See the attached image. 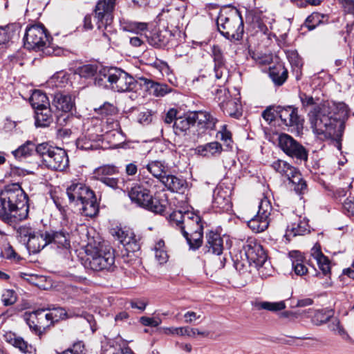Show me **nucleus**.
<instances>
[{"label":"nucleus","instance_id":"f257e3e1","mask_svg":"<svg viewBox=\"0 0 354 354\" xmlns=\"http://www.w3.org/2000/svg\"><path fill=\"white\" fill-rule=\"evenodd\" d=\"M302 107L313 108L308 113V120L313 132L320 139H339L344 130V123L350 110L344 102H324L320 104L311 95L299 93Z\"/></svg>","mask_w":354,"mask_h":354},{"label":"nucleus","instance_id":"f03ea898","mask_svg":"<svg viewBox=\"0 0 354 354\" xmlns=\"http://www.w3.org/2000/svg\"><path fill=\"white\" fill-rule=\"evenodd\" d=\"M28 210V196L19 184L5 186L0 192V217L6 221H21Z\"/></svg>","mask_w":354,"mask_h":354},{"label":"nucleus","instance_id":"7ed1b4c3","mask_svg":"<svg viewBox=\"0 0 354 354\" xmlns=\"http://www.w3.org/2000/svg\"><path fill=\"white\" fill-rule=\"evenodd\" d=\"M216 24L219 32L229 39L239 40L244 32V24L240 12L234 8L222 9Z\"/></svg>","mask_w":354,"mask_h":354},{"label":"nucleus","instance_id":"20e7f679","mask_svg":"<svg viewBox=\"0 0 354 354\" xmlns=\"http://www.w3.org/2000/svg\"><path fill=\"white\" fill-rule=\"evenodd\" d=\"M24 46L29 50L42 51L47 55H58L61 50L56 48L49 39L47 30L43 25H34L26 28Z\"/></svg>","mask_w":354,"mask_h":354},{"label":"nucleus","instance_id":"39448f33","mask_svg":"<svg viewBox=\"0 0 354 354\" xmlns=\"http://www.w3.org/2000/svg\"><path fill=\"white\" fill-rule=\"evenodd\" d=\"M115 255L111 248L100 245H88L84 266L94 271L112 270L115 267Z\"/></svg>","mask_w":354,"mask_h":354},{"label":"nucleus","instance_id":"423d86ee","mask_svg":"<svg viewBox=\"0 0 354 354\" xmlns=\"http://www.w3.org/2000/svg\"><path fill=\"white\" fill-rule=\"evenodd\" d=\"M37 154L41 157L43 164L50 169L63 171L68 165V158L65 150L53 147L48 142L39 144Z\"/></svg>","mask_w":354,"mask_h":354},{"label":"nucleus","instance_id":"0eeeda50","mask_svg":"<svg viewBox=\"0 0 354 354\" xmlns=\"http://www.w3.org/2000/svg\"><path fill=\"white\" fill-rule=\"evenodd\" d=\"M215 99L223 113L234 118H239L242 115V105L240 101V94L234 90L232 95L231 92L225 88L217 89Z\"/></svg>","mask_w":354,"mask_h":354},{"label":"nucleus","instance_id":"6e6552de","mask_svg":"<svg viewBox=\"0 0 354 354\" xmlns=\"http://www.w3.org/2000/svg\"><path fill=\"white\" fill-rule=\"evenodd\" d=\"M278 143L281 149L288 156L295 158L297 160H307L306 149L290 135L279 134Z\"/></svg>","mask_w":354,"mask_h":354},{"label":"nucleus","instance_id":"1a4fd4ad","mask_svg":"<svg viewBox=\"0 0 354 354\" xmlns=\"http://www.w3.org/2000/svg\"><path fill=\"white\" fill-rule=\"evenodd\" d=\"M272 209L270 201L267 197L263 196L259 202L257 214L248 221V227L255 232L264 231L268 227L269 216Z\"/></svg>","mask_w":354,"mask_h":354},{"label":"nucleus","instance_id":"9d476101","mask_svg":"<svg viewBox=\"0 0 354 354\" xmlns=\"http://www.w3.org/2000/svg\"><path fill=\"white\" fill-rule=\"evenodd\" d=\"M109 77L111 80L110 88L117 92H130L137 86V81L119 68H113L112 74Z\"/></svg>","mask_w":354,"mask_h":354},{"label":"nucleus","instance_id":"9b49d317","mask_svg":"<svg viewBox=\"0 0 354 354\" xmlns=\"http://www.w3.org/2000/svg\"><path fill=\"white\" fill-rule=\"evenodd\" d=\"M92 127H88L82 136L77 139L76 145L77 148L82 150H93L100 147L99 142L102 139L104 130L101 124H97L98 120Z\"/></svg>","mask_w":354,"mask_h":354},{"label":"nucleus","instance_id":"f8f14e48","mask_svg":"<svg viewBox=\"0 0 354 354\" xmlns=\"http://www.w3.org/2000/svg\"><path fill=\"white\" fill-rule=\"evenodd\" d=\"M243 250L250 265L259 266L268 261L267 254L262 245L254 239L247 240Z\"/></svg>","mask_w":354,"mask_h":354},{"label":"nucleus","instance_id":"ddd939ff","mask_svg":"<svg viewBox=\"0 0 354 354\" xmlns=\"http://www.w3.org/2000/svg\"><path fill=\"white\" fill-rule=\"evenodd\" d=\"M153 183V180L149 178L131 187L129 192L131 200L139 206L144 207L151 196L149 188L152 187Z\"/></svg>","mask_w":354,"mask_h":354},{"label":"nucleus","instance_id":"4468645a","mask_svg":"<svg viewBox=\"0 0 354 354\" xmlns=\"http://www.w3.org/2000/svg\"><path fill=\"white\" fill-rule=\"evenodd\" d=\"M115 236L128 252H135L140 248V237L131 229H119Z\"/></svg>","mask_w":354,"mask_h":354},{"label":"nucleus","instance_id":"2eb2a0df","mask_svg":"<svg viewBox=\"0 0 354 354\" xmlns=\"http://www.w3.org/2000/svg\"><path fill=\"white\" fill-rule=\"evenodd\" d=\"M93 193L85 185L76 182H73L66 190L69 201L76 206L84 200L92 198Z\"/></svg>","mask_w":354,"mask_h":354},{"label":"nucleus","instance_id":"dca6fc26","mask_svg":"<svg viewBox=\"0 0 354 354\" xmlns=\"http://www.w3.org/2000/svg\"><path fill=\"white\" fill-rule=\"evenodd\" d=\"M212 55L214 62V75L217 80H221L223 82L227 81L229 76V71L225 66V59L221 48L214 45L212 48Z\"/></svg>","mask_w":354,"mask_h":354},{"label":"nucleus","instance_id":"f3484780","mask_svg":"<svg viewBox=\"0 0 354 354\" xmlns=\"http://www.w3.org/2000/svg\"><path fill=\"white\" fill-rule=\"evenodd\" d=\"M182 234L191 248H198L201 245L203 237V225L201 224V221H194L186 230L183 226Z\"/></svg>","mask_w":354,"mask_h":354},{"label":"nucleus","instance_id":"a211bd4d","mask_svg":"<svg viewBox=\"0 0 354 354\" xmlns=\"http://www.w3.org/2000/svg\"><path fill=\"white\" fill-rule=\"evenodd\" d=\"M275 112L282 123L287 127H298L301 124L297 109L292 106H278Z\"/></svg>","mask_w":354,"mask_h":354},{"label":"nucleus","instance_id":"6ab92c4d","mask_svg":"<svg viewBox=\"0 0 354 354\" xmlns=\"http://www.w3.org/2000/svg\"><path fill=\"white\" fill-rule=\"evenodd\" d=\"M170 223L172 225H175L182 232V227H185L186 230L194 221L198 222L201 221L199 216L190 212H182L181 211H174L170 215Z\"/></svg>","mask_w":354,"mask_h":354},{"label":"nucleus","instance_id":"aec40b11","mask_svg":"<svg viewBox=\"0 0 354 354\" xmlns=\"http://www.w3.org/2000/svg\"><path fill=\"white\" fill-rule=\"evenodd\" d=\"M24 317L30 328L35 332H39L41 328H44L47 325L44 319V309L26 313Z\"/></svg>","mask_w":354,"mask_h":354},{"label":"nucleus","instance_id":"412c9836","mask_svg":"<svg viewBox=\"0 0 354 354\" xmlns=\"http://www.w3.org/2000/svg\"><path fill=\"white\" fill-rule=\"evenodd\" d=\"M48 243L52 244L58 249H69L70 236L67 232L61 231H51L47 232Z\"/></svg>","mask_w":354,"mask_h":354},{"label":"nucleus","instance_id":"4be33fe9","mask_svg":"<svg viewBox=\"0 0 354 354\" xmlns=\"http://www.w3.org/2000/svg\"><path fill=\"white\" fill-rule=\"evenodd\" d=\"M52 104L57 111L64 113L71 112L75 107L72 96L63 93H55Z\"/></svg>","mask_w":354,"mask_h":354},{"label":"nucleus","instance_id":"5701e85b","mask_svg":"<svg viewBox=\"0 0 354 354\" xmlns=\"http://www.w3.org/2000/svg\"><path fill=\"white\" fill-rule=\"evenodd\" d=\"M117 0H99L95 9V17L98 21L106 18L107 21L113 12Z\"/></svg>","mask_w":354,"mask_h":354},{"label":"nucleus","instance_id":"b1692460","mask_svg":"<svg viewBox=\"0 0 354 354\" xmlns=\"http://www.w3.org/2000/svg\"><path fill=\"white\" fill-rule=\"evenodd\" d=\"M194 151L196 154L209 158L219 156L223 151V147L218 142L214 141L198 145L195 148Z\"/></svg>","mask_w":354,"mask_h":354},{"label":"nucleus","instance_id":"393cba45","mask_svg":"<svg viewBox=\"0 0 354 354\" xmlns=\"http://www.w3.org/2000/svg\"><path fill=\"white\" fill-rule=\"evenodd\" d=\"M160 182L172 192H184L187 187L185 180L174 175L166 174L161 178Z\"/></svg>","mask_w":354,"mask_h":354},{"label":"nucleus","instance_id":"a878e982","mask_svg":"<svg viewBox=\"0 0 354 354\" xmlns=\"http://www.w3.org/2000/svg\"><path fill=\"white\" fill-rule=\"evenodd\" d=\"M213 203L218 208H227L230 204V191L222 185L216 187L214 192Z\"/></svg>","mask_w":354,"mask_h":354},{"label":"nucleus","instance_id":"bb28decb","mask_svg":"<svg viewBox=\"0 0 354 354\" xmlns=\"http://www.w3.org/2000/svg\"><path fill=\"white\" fill-rule=\"evenodd\" d=\"M38 148L39 145H36L33 142L28 140L12 151V153L15 158L21 161L32 156L35 153L37 154Z\"/></svg>","mask_w":354,"mask_h":354},{"label":"nucleus","instance_id":"cd10ccee","mask_svg":"<svg viewBox=\"0 0 354 354\" xmlns=\"http://www.w3.org/2000/svg\"><path fill=\"white\" fill-rule=\"evenodd\" d=\"M195 115L192 113L184 116H179L176 118L174 124V131L176 135L185 134L191 126L195 124Z\"/></svg>","mask_w":354,"mask_h":354},{"label":"nucleus","instance_id":"c85d7f7f","mask_svg":"<svg viewBox=\"0 0 354 354\" xmlns=\"http://www.w3.org/2000/svg\"><path fill=\"white\" fill-rule=\"evenodd\" d=\"M77 206L79 207L80 212L88 217L96 216L99 211V206L94 192L92 194V198L84 200Z\"/></svg>","mask_w":354,"mask_h":354},{"label":"nucleus","instance_id":"c756f323","mask_svg":"<svg viewBox=\"0 0 354 354\" xmlns=\"http://www.w3.org/2000/svg\"><path fill=\"white\" fill-rule=\"evenodd\" d=\"M163 331L166 335H177L190 337H194L196 335L203 336H207L208 335V333L205 331H200L197 328H193L189 326L164 328Z\"/></svg>","mask_w":354,"mask_h":354},{"label":"nucleus","instance_id":"7c9ffc66","mask_svg":"<svg viewBox=\"0 0 354 354\" xmlns=\"http://www.w3.org/2000/svg\"><path fill=\"white\" fill-rule=\"evenodd\" d=\"M309 232L308 221L306 218L301 219V217L298 218L297 221L292 223L288 226L285 234V236L288 240L291 237L298 235H304Z\"/></svg>","mask_w":354,"mask_h":354},{"label":"nucleus","instance_id":"2f4dec72","mask_svg":"<svg viewBox=\"0 0 354 354\" xmlns=\"http://www.w3.org/2000/svg\"><path fill=\"white\" fill-rule=\"evenodd\" d=\"M28 248L32 252H38L48 245L47 232L40 233L36 232L26 242Z\"/></svg>","mask_w":354,"mask_h":354},{"label":"nucleus","instance_id":"473e14b6","mask_svg":"<svg viewBox=\"0 0 354 354\" xmlns=\"http://www.w3.org/2000/svg\"><path fill=\"white\" fill-rule=\"evenodd\" d=\"M207 242L205 247L208 249L209 252L220 255L223 249V239L220 234L210 232L206 235Z\"/></svg>","mask_w":354,"mask_h":354},{"label":"nucleus","instance_id":"72a5a7b5","mask_svg":"<svg viewBox=\"0 0 354 354\" xmlns=\"http://www.w3.org/2000/svg\"><path fill=\"white\" fill-rule=\"evenodd\" d=\"M3 338L6 342L19 348L21 352L24 353H32V346L25 342L23 338L17 336L15 333L12 332H7L3 335Z\"/></svg>","mask_w":354,"mask_h":354},{"label":"nucleus","instance_id":"f704fd0d","mask_svg":"<svg viewBox=\"0 0 354 354\" xmlns=\"http://www.w3.org/2000/svg\"><path fill=\"white\" fill-rule=\"evenodd\" d=\"M167 203L165 194L163 197L151 196L150 199L147 201V205L144 208L154 212L155 214H162L166 209Z\"/></svg>","mask_w":354,"mask_h":354},{"label":"nucleus","instance_id":"c9c22d12","mask_svg":"<svg viewBox=\"0 0 354 354\" xmlns=\"http://www.w3.org/2000/svg\"><path fill=\"white\" fill-rule=\"evenodd\" d=\"M311 256L316 260L319 269L324 274L330 272V262L321 251L319 245H315L311 249Z\"/></svg>","mask_w":354,"mask_h":354},{"label":"nucleus","instance_id":"e433bc0d","mask_svg":"<svg viewBox=\"0 0 354 354\" xmlns=\"http://www.w3.org/2000/svg\"><path fill=\"white\" fill-rule=\"evenodd\" d=\"M286 178L297 194H304L306 192L307 184L301 177V174L297 169L295 168V171H292V174Z\"/></svg>","mask_w":354,"mask_h":354},{"label":"nucleus","instance_id":"4c0bfd02","mask_svg":"<svg viewBox=\"0 0 354 354\" xmlns=\"http://www.w3.org/2000/svg\"><path fill=\"white\" fill-rule=\"evenodd\" d=\"M269 75L277 86H281L288 78V71L281 64H277L270 68Z\"/></svg>","mask_w":354,"mask_h":354},{"label":"nucleus","instance_id":"58836bf2","mask_svg":"<svg viewBox=\"0 0 354 354\" xmlns=\"http://www.w3.org/2000/svg\"><path fill=\"white\" fill-rule=\"evenodd\" d=\"M68 317L66 310L61 307L53 308L48 310V312L44 313L45 322L47 323L46 326L53 324L59 320L64 319Z\"/></svg>","mask_w":354,"mask_h":354},{"label":"nucleus","instance_id":"ea45409f","mask_svg":"<svg viewBox=\"0 0 354 354\" xmlns=\"http://www.w3.org/2000/svg\"><path fill=\"white\" fill-rule=\"evenodd\" d=\"M30 103L36 111L50 106V102L46 95L41 91H35L30 97Z\"/></svg>","mask_w":354,"mask_h":354},{"label":"nucleus","instance_id":"a19ab883","mask_svg":"<svg viewBox=\"0 0 354 354\" xmlns=\"http://www.w3.org/2000/svg\"><path fill=\"white\" fill-rule=\"evenodd\" d=\"M147 169L154 177L160 181L161 178L167 174L169 167L164 162L154 160L147 164Z\"/></svg>","mask_w":354,"mask_h":354},{"label":"nucleus","instance_id":"79ce46f5","mask_svg":"<svg viewBox=\"0 0 354 354\" xmlns=\"http://www.w3.org/2000/svg\"><path fill=\"white\" fill-rule=\"evenodd\" d=\"M290 257L292 261V268L297 275L302 276L307 273L308 268L304 263V259L301 254L298 251L290 252Z\"/></svg>","mask_w":354,"mask_h":354},{"label":"nucleus","instance_id":"37998d69","mask_svg":"<svg viewBox=\"0 0 354 354\" xmlns=\"http://www.w3.org/2000/svg\"><path fill=\"white\" fill-rule=\"evenodd\" d=\"M35 124L37 127H46L53 122L50 106L35 111Z\"/></svg>","mask_w":354,"mask_h":354},{"label":"nucleus","instance_id":"c03bdc74","mask_svg":"<svg viewBox=\"0 0 354 354\" xmlns=\"http://www.w3.org/2000/svg\"><path fill=\"white\" fill-rule=\"evenodd\" d=\"M119 173V170L113 165H104L96 168L93 171L95 178L101 181L104 178L112 176Z\"/></svg>","mask_w":354,"mask_h":354},{"label":"nucleus","instance_id":"a18cd8bd","mask_svg":"<svg viewBox=\"0 0 354 354\" xmlns=\"http://www.w3.org/2000/svg\"><path fill=\"white\" fill-rule=\"evenodd\" d=\"M113 68H103L95 75L94 83L96 86L110 88L111 80L109 75L112 74Z\"/></svg>","mask_w":354,"mask_h":354},{"label":"nucleus","instance_id":"49530a36","mask_svg":"<svg viewBox=\"0 0 354 354\" xmlns=\"http://www.w3.org/2000/svg\"><path fill=\"white\" fill-rule=\"evenodd\" d=\"M254 306L257 310H266L271 312H277L286 308V304L283 301L278 302L270 301H256Z\"/></svg>","mask_w":354,"mask_h":354},{"label":"nucleus","instance_id":"de8ad7c7","mask_svg":"<svg viewBox=\"0 0 354 354\" xmlns=\"http://www.w3.org/2000/svg\"><path fill=\"white\" fill-rule=\"evenodd\" d=\"M288 59L292 67L293 71L296 73L297 80H299L301 75V68L303 62L298 53L295 51L289 52L287 55Z\"/></svg>","mask_w":354,"mask_h":354},{"label":"nucleus","instance_id":"09e8293b","mask_svg":"<svg viewBox=\"0 0 354 354\" xmlns=\"http://www.w3.org/2000/svg\"><path fill=\"white\" fill-rule=\"evenodd\" d=\"M334 312L333 309L318 310L315 311L312 317V322L315 325L323 324L333 316Z\"/></svg>","mask_w":354,"mask_h":354},{"label":"nucleus","instance_id":"8fccbe9b","mask_svg":"<svg viewBox=\"0 0 354 354\" xmlns=\"http://www.w3.org/2000/svg\"><path fill=\"white\" fill-rule=\"evenodd\" d=\"M147 37L149 44L156 48L163 47L167 43V39L165 35H164L162 32L159 30L152 31Z\"/></svg>","mask_w":354,"mask_h":354},{"label":"nucleus","instance_id":"3c124183","mask_svg":"<svg viewBox=\"0 0 354 354\" xmlns=\"http://www.w3.org/2000/svg\"><path fill=\"white\" fill-rule=\"evenodd\" d=\"M100 182L113 189H120L124 192L129 189L124 178H118L110 176L104 178V179Z\"/></svg>","mask_w":354,"mask_h":354},{"label":"nucleus","instance_id":"603ef678","mask_svg":"<svg viewBox=\"0 0 354 354\" xmlns=\"http://www.w3.org/2000/svg\"><path fill=\"white\" fill-rule=\"evenodd\" d=\"M272 167L281 175L287 177L295 171V167L282 160H277L272 164Z\"/></svg>","mask_w":354,"mask_h":354},{"label":"nucleus","instance_id":"864d4df0","mask_svg":"<svg viewBox=\"0 0 354 354\" xmlns=\"http://www.w3.org/2000/svg\"><path fill=\"white\" fill-rule=\"evenodd\" d=\"M148 24L145 22L124 21L122 24V29L125 31L140 33L147 29Z\"/></svg>","mask_w":354,"mask_h":354},{"label":"nucleus","instance_id":"5fc2aeb1","mask_svg":"<svg viewBox=\"0 0 354 354\" xmlns=\"http://www.w3.org/2000/svg\"><path fill=\"white\" fill-rule=\"evenodd\" d=\"M326 17L319 12H313L306 20L305 24L309 30L315 29L318 25L324 22Z\"/></svg>","mask_w":354,"mask_h":354},{"label":"nucleus","instance_id":"6e6d98bb","mask_svg":"<svg viewBox=\"0 0 354 354\" xmlns=\"http://www.w3.org/2000/svg\"><path fill=\"white\" fill-rule=\"evenodd\" d=\"M149 88L153 94L157 97H162L170 92V88L166 84L150 81Z\"/></svg>","mask_w":354,"mask_h":354},{"label":"nucleus","instance_id":"4d7b16f0","mask_svg":"<svg viewBox=\"0 0 354 354\" xmlns=\"http://www.w3.org/2000/svg\"><path fill=\"white\" fill-rule=\"evenodd\" d=\"M79 75L85 78L94 76L97 72V66L94 64H86L77 68Z\"/></svg>","mask_w":354,"mask_h":354},{"label":"nucleus","instance_id":"13d9d810","mask_svg":"<svg viewBox=\"0 0 354 354\" xmlns=\"http://www.w3.org/2000/svg\"><path fill=\"white\" fill-rule=\"evenodd\" d=\"M192 115H195V122H196V120H198L199 123H205L207 124H212L215 123V119L208 112L198 111L192 113Z\"/></svg>","mask_w":354,"mask_h":354},{"label":"nucleus","instance_id":"bf43d9fd","mask_svg":"<svg viewBox=\"0 0 354 354\" xmlns=\"http://www.w3.org/2000/svg\"><path fill=\"white\" fill-rule=\"evenodd\" d=\"M15 31L12 26L0 28V45L8 43L14 36Z\"/></svg>","mask_w":354,"mask_h":354},{"label":"nucleus","instance_id":"052dcab7","mask_svg":"<svg viewBox=\"0 0 354 354\" xmlns=\"http://www.w3.org/2000/svg\"><path fill=\"white\" fill-rule=\"evenodd\" d=\"M36 232V231L28 225H21L17 230L21 241L24 243L30 239V237Z\"/></svg>","mask_w":354,"mask_h":354},{"label":"nucleus","instance_id":"680f3d73","mask_svg":"<svg viewBox=\"0 0 354 354\" xmlns=\"http://www.w3.org/2000/svg\"><path fill=\"white\" fill-rule=\"evenodd\" d=\"M95 110L97 111L99 114L105 116L112 115L113 114H115L117 112L116 107L109 102H104L97 109H95Z\"/></svg>","mask_w":354,"mask_h":354},{"label":"nucleus","instance_id":"e2e57ef3","mask_svg":"<svg viewBox=\"0 0 354 354\" xmlns=\"http://www.w3.org/2000/svg\"><path fill=\"white\" fill-rule=\"evenodd\" d=\"M254 267L258 270L259 274L261 277V278H267L272 274V268L270 263L268 261H266L265 263L259 266Z\"/></svg>","mask_w":354,"mask_h":354},{"label":"nucleus","instance_id":"0e129e2a","mask_svg":"<svg viewBox=\"0 0 354 354\" xmlns=\"http://www.w3.org/2000/svg\"><path fill=\"white\" fill-rule=\"evenodd\" d=\"M2 301L5 306H10L16 301V297L12 290H7L2 295Z\"/></svg>","mask_w":354,"mask_h":354},{"label":"nucleus","instance_id":"69168bd1","mask_svg":"<svg viewBox=\"0 0 354 354\" xmlns=\"http://www.w3.org/2000/svg\"><path fill=\"white\" fill-rule=\"evenodd\" d=\"M140 323L144 326L156 327L159 326L162 321L160 318H153L148 317H142L140 319Z\"/></svg>","mask_w":354,"mask_h":354},{"label":"nucleus","instance_id":"338daca9","mask_svg":"<svg viewBox=\"0 0 354 354\" xmlns=\"http://www.w3.org/2000/svg\"><path fill=\"white\" fill-rule=\"evenodd\" d=\"M59 354H84V345L82 342L74 344L73 346Z\"/></svg>","mask_w":354,"mask_h":354},{"label":"nucleus","instance_id":"774afa93","mask_svg":"<svg viewBox=\"0 0 354 354\" xmlns=\"http://www.w3.org/2000/svg\"><path fill=\"white\" fill-rule=\"evenodd\" d=\"M343 207L348 216H354V200H346Z\"/></svg>","mask_w":354,"mask_h":354}]
</instances>
